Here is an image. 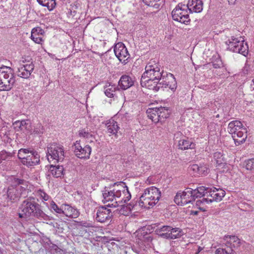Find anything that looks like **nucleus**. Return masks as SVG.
<instances>
[{
	"label": "nucleus",
	"mask_w": 254,
	"mask_h": 254,
	"mask_svg": "<svg viewBox=\"0 0 254 254\" xmlns=\"http://www.w3.org/2000/svg\"><path fill=\"white\" fill-rule=\"evenodd\" d=\"M192 193L194 199L197 197H201L203 196H207V193L209 190V188H206L204 186H200L195 190L191 189Z\"/></svg>",
	"instance_id": "obj_29"
},
{
	"label": "nucleus",
	"mask_w": 254,
	"mask_h": 254,
	"mask_svg": "<svg viewBox=\"0 0 254 254\" xmlns=\"http://www.w3.org/2000/svg\"><path fill=\"white\" fill-rule=\"evenodd\" d=\"M225 195V191L224 190L212 187V188H209L207 198H208L209 202L214 201H220Z\"/></svg>",
	"instance_id": "obj_16"
},
{
	"label": "nucleus",
	"mask_w": 254,
	"mask_h": 254,
	"mask_svg": "<svg viewBox=\"0 0 254 254\" xmlns=\"http://www.w3.org/2000/svg\"><path fill=\"white\" fill-rule=\"evenodd\" d=\"M15 82L13 70L10 67H0V91L10 90Z\"/></svg>",
	"instance_id": "obj_5"
},
{
	"label": "nucleus",
	"mask_w": 254,
	"mask_h": 254,
	"mask_svg": "<svg viewBox=\"0 0 254 254\" xmlns=\"http://www.w3.org/2000/svg\"><path fill=\"white\" fill-rule=\"evenodd\" d=\"M45 34L44 30L40 27H36L31 30V39L36 44L42 45L44 42L43 37Z\"/></svg>",
	"instance_id": "obj_20"
},
{
	"label": "nucleus",
	"mask_w": 254,
	"mask_h": 254,
	"mask_svg": "<svg viewBox=\"0 0 254 254\" xmlns=\"http://www.w3.org/2000/svg\"><path fill=\"white\" fill-rule=\"evenodd\" d=\"M216 125L214 123H210L208 126V127L210 128L211 127H213L215 126Z\"/></svg>",
	"instance_id": "obj_55"
},
{
	"label": "nucleus",
	"mask_w": 254,
	"mask_h": 254,
	"mask_svg": "<svg viewBox=\"0 0 254 254\" xmlns=\"http://www.w3.org/2000/svg\"><path fill=\"white\" fill-rule=\"evenodd\" d=\"M161 88L168 87L172 91H175L177 88V82L174 75L171 73L164 72L159 79Z\"/></svg>",
	"instance_id": "obj_14"
},
{
	"label": "nucleus",
	"mask_w": 254,
	"mask_h": 254,
	"mask_svg": "<svg viewBox=\"0 0 254 254\" xmlns=\"http://www.w3.org/2000/svg\"><path fill=\"white\" fill-rule=\"evenodd\" d=\"M37 1L39 4L47 7L50 11L53 10L56 5V0H37Z\"/></svg>",
	"instance_id": "obj_34"
},
{
	"label": "nucleus",
	"mask_w": 254,
	"mask_h": 254,
	"mask_svg": "<svg viewBox=\"0 0 254 254\" xmlns=\"http://www.w3.org/2000/svg\"><path fill=\"white\" fill-rule=\"evenodd\" d=\"M63 214L72 218H76L79 215V212L76 209L68 204L63 205Z\"/></svg>",
	"instance_id": "obj_26"
},
{
	"label": "nucleus",
	"mask_w": 254,
	"mask_h": 254,
	"mask_svg": "<svg viewBox=\"0 0 254 254\" xmlns=\"http://www.w3.org/2000/svg\"><path fill=\"white\" fill-rule=\"evenodd\" d=\"M90 129L86 127L79 131V135L81 137L89 139L90 141H93L92 139L94 138V137Z\"/></svg>",
	"instance_id": "obj_33"
},
{
	"label": "nucleus",
	"mask_w": 254,
	"mask_h": 254,
	"mask_svg": "<svg viewBox=\"0 0 254 254\" xmlns=\"http://www.w3.org/2000/svg\"><path fill=\"white\" fill-rule=\"evenodd\" d=\"M40 194L44 200L46 201L49 199V196L48 194H47L45 192L41 191Z\"/></svg>",
	"instance_id": "obj_52"
},
{
	"label": "nucleus",
	"mask_w": 254,
	"mask_h": 254,
	"mask_svg": "<svg viewBox=\"0 0 254 254\" xmlns=\"http://www.w3.org/2000/svg\"><path fill=\"white\" fill-rule=\"evenodd\" d=\"M116 88L115 85L107 84L104 86V93L108 97L113 98L115 95Z\"/></svg>",
	"instance_id": "obj_36"
},
{
	"label": "nucleus",
	"mask_w": 254,
	"mask_h": 254,
	"mask_svg": "<svg viewBox=\"0 0 254 254\" xmlns=\"http://www.w3.org/2000/svg\"><path fill=\"white\" fill-rule=\"evenodd\" d=\"M13 183L17 185L8 188L7 192V197L11 201H16L26 191L28 183L23 179L18 178H14Z\"/></svg>",
	"instance_id": "obj_6"
},
{
	"label": "nucleus",
	"mask_w": 254,
	"mask_h": 254,
	"mask_svg": "<svg viewBox=\"0 0 254 254\" xmlns=\"http://www.w3.org/2000/svg\"><path fill=\"white\" fill-rule=\"evenodd\" d=\"M228 130L232 137L236 145L243 143L247 138V129L239 121H233L229 123Z\"/></svg>",
	"instance_id": "obj_4"
},
{
	"label": "nucleus",
	"mask_w": 254,
	"mask_h": 254,
	"mask_svg": "<svg viewBox=\"0 0 254 254\" xmlns=\"http://www.w3.org/2000/svg\"><path fill=\"white\" fill-rule=\"evenodd\" d=\"M80 225L81 226L86 228H89L92 226L91 223L87 222H81Z\"/></svg>",
	"instance_id": "obj_53"
},
{
	"label": "nucleus",
	"mask_w": 254,
	"mask_h": 254,
	"mask_svg": "<svg viewBox=\"0 0 254 254\" xmlns=\"http://www.w3.org/2000/svg\"><path fill=\"white\" fill-rule=\"evenodd\" d=\"M35 150L33 149H30L29 148H21L18 150V158L20 160L21 162L23 164L24 160H26V159L29 158L30 155L32 154Z\"/></svg>",
	"instance_id": "obj_28"
},
{
	"label": "nucleus",
	"mask_w": 254,
	"mask_h": 254,
	"mask_svg": "<svg viewBox=\"0 0 254 254\" xmlns=\"http://www.w3.org/2000/svg\"><path fill=\"white\" fill-rule=\"evenodd\" d=\"M74 152L75 155L81 159H89L91 152V147L89 145H81L79 141L74 144Z\"/></svg>",
	"instance_id": "obj_13"
},
{
	"label": "nucleus",
	"mask_w": 254,
	"mask_h": 254,
	"mask_svg": "<svg viewBox=\"0 0 254 254\" xmlns=\"http://www.w3.org/2000/svg\"><path fill=\"white\" fill-rule=\"evenodd\" d=\"M143 2L150 6H152L156 9H160L165 2V0H142Z\"/></svg>",
	"instance_id": "obj_31"
},
{
	"label": "nucleus",
	"mask_w": 254,
	"mask_h": 254,
	"mask_svg": "<svg viewBox=\"0 0 254 254\" xmlns=\"http://www.w3.org/2000/svg\"><path fill=\"white\" fill-rule=\"evenodd\" d=\"M214 158L215 159L217 164L220 165L223 163L224 157L221 152H215L214 154Z\"/></svg>",
	"instance_id": "obj_44"
},
{
	"label": "nucleus",
	"mask_w": 254,
	"mask_h": 254,
	"mask_svg": "<svg viewBox=\"0 0 254 254\" xmlns=\"http://www.w3.org/2000/svg\"><path fill=\"white\" fill-rule=\"evenodd\" d=\"M208 198H202L201 200H197L196 202V205L198 207V208L204 211V210L201 207V205H203L205 203H208Z\"/></svg>",
	"instance_id": "obj_47"
},
{
	"label": "nucleus",
	"mask_w": 254,
	"mask_h": 254,
	"mask_svg": "<svg viewBox=\"0 0 254 254\" xmlns=\"http://www.w3.org/2000/svg\"><path fill=\"white\" fill-rule=\"evenodd\" d=\"M172 227L169 226H164L160 229V232H162V233L160 234V235L168 238V234L169 233V232L171 231Z\"/></svg>",
	"instance_id": "obj_45"
},
{
	"label": "nucleus",
	"mask_w": 254,
	"mask_h": 254,
	"mask_svg": "<svg viewBox=\"0 0 254 254\" xmlns=\"http://www.w3.org/2000/svg\"><path fill=\"white\" fill-rule=\"evenodd\" d=\"M106 131L110 136L115 135L117 136L120 127L117 122L113 119L107 121L106 123Z\"/></svg>",
	"instance_id": "obj_24"
},
{
	"label": "nucleus",
	"mask_w": 254,
	"mask_h": 254,
	"mask_svg": "<svg viewBox=\"0 0 254 254\" xmlns=\"http://www.w3.org/2000/svg\"><path fill=\"white\" fill-rule=\"evenodd\" d=\"M34 68V65L32 63L19 65L17 71V75L23 78H28L31 75Z\"/></svg>",
	"instance_id": "obj_19"
},
{
	"label": "nucleus",
	"mask_w": 254,
	"mask_h": 254,
	"mask_svg": "<svg viewBox=\"0 0 254 254\" xmlns=\"http://www.w3.org/2000/svg\"><path fill=\"white\" fill-rule=\"evenodd\" d=\"M12 157V153L10 152H7L4 150H2L0 152V163H1L2 161L6 160L7 159H10Z\"/></svg>",
	"instance_id": "obj_41"
},
{
	"label": "nucleus",
	"mask_w": 254,
	"mask_h": 254,
	"mask_svg": "<svg viewBox=\"0 0 254 254\" xmlns=\"http://www.w3.org/2000/svg\"><path fill=\"white\" fill-rule=\"evenodd\" d=\"M208 172V169L205 165L199 166V170L197 174L199 175H205Z\"/></svg>",
	"instance_id": "obj_46"
},
{
	"label": "nucleus",
	"mask_w": 254,
	"mask_h": 254,
	"mask_svg": "<svg viewBox=\"0 0 254 254\" xmlns=\"http://www.w3.org/2000/svg\"><path fill=\"white\" fill-rule=\"evenodd\" d=\"M19 216L20 218L35 217L44 220L48 218L33 197H29L22 202L19 207Z\"/></svg>",
	"instance_id": "obj_2"
},
{
	"label": "nucleus",
	"mask_w": 254,
	"mask_h": 254,
	"mask_svg": "<svg viewBox=\"0 0 254 254\" xmlns=\"http://www.w3.org/2000/svg\"><path fill=\"white\" fill-rule=\"evenodd\" d=\"M229 5H235L236 0H227Z\"/></svg>",
	"instance_id": "obj_54"
},
{
	"label": "nucleus",
	"mask_w": 254,
	"mask_h": 254,
	"mask_svg": "<svg viewBox=\"0 0 254 254\" xmlns=\"http://www.w3.org/2000/svg\"><path fill=\"white\" fill-rule=\"evenodd\" d=\"M212 65L215 68H220L222 65V61L219 58H217L215 62L212 63Z\"/></svg>",
	"instance_id": "obj_50"
},
{
	"label": "nucleus",
	"mask_w": 254,
	"mask_h": 254,
	"mask_svg": "<svg viewBox=\"0 0 254 254\" xmlns=\"http://www.w3.org/2000/svg\"><path fill=\"white\" fill-rule=\"evenodd\" d=\"M127 206L129 208H130V211L131 212L133 211L134 212H138L140 210L141 208H143V206H141L139 205V200L138 201L137 200L133 199L129 203L127 204Z\"/></svg>",
	"instance_id": "obj_38"
},
{
	"label": "nucleus",
	"mask_w": 254,
	"mask_h": 254,
	"mask_svg": "<svg viewBox=\"0 0 254 254\" xmlns=\"http://www.w3.org/2000/svg\"><path fill=\"white\" fill-rule=\"evenodd\" d=\"M228 49L230 51L241 54L246 56L248 53V46L244 40H239L238 38L232 36L226 41Z\"/></svg>",
	"instance_id": "obj_7"
},
{
	"label": "nucleus",
	"mask_w": 254,
	"mask_h": 254,
	"mask_svg": "<svg viewBox=\"0 0 254 254\" xmlns=\"http://www.w3.org/2000/svg\"><path fill=\"white\" fill-rule=\"evenodd\" d=\"M40 156L39 153L34 151L29 156V158H27L26 160H24L23 165L26 166L27 167H30L37 165L40 163Z\"/></svg>",
	"instance_id": "obj_23"
},
{
	"label": "nucleus",
	"mask_w": 254,
	"mask_h": 254,
	"mask_svg": "<svg viewBox=\"0 0 254 254\" xmlns=\"http://www.w3.org/2000/svg\"><path fill=\"white\" fill-rule=\"evenodd\" d=\"M112 217L111 211L104 206L98 207L96 210L95 219L98 222L103 223L109 220Z\"/></svg>",
	"instance_id": "obj_18"
},
{
	"label": "nucleus",
	"mask_w": 254,
	"mask_h": 254,
	"mask_svg": "<svg viewBox=\"0 0 254 254\" xmlns=\"http://www.w3.org/2000/svg\"><path fill=\"white\" fill-rule=\"evenodd\" d=\"M114 51L119 60L126 64L129 58V54L125 45L122 42L118 43L114 46Z\"/></svg>",
	"instance_id": "obj_15"
},
{
	"label": "nucleus",
	"mask_w": 254,
	"mask_h": 254,
	"mask_svg": "<svg viewBox=\"0 0 254 254\" xmlns=\"http://www.w3.org/2000/svg\"><path fill=\"white\" fill-rule=\"evenodd\" d=\"M13 125L16 131H24L29 129L30 122L28 120L17 121L14 122Z\"/></svg>",
	"instance_id": "obj_27"
},
{
	"label": "nucleus",
	"mask_w": 254,
	"mask_h": 254,
	"mask_svg": "<svg viewBox=\"0 0 254 254\" xmlns=\"http://www.w3.org/2000/svg\"><path fill=\"white\" fill-rule=\"evenodd\" d=\"M145 69V71L141 77L152 79L159 80L164 73L163 70H160L158 63L154 60H150L146 64Z\"/></svg>",
	"instance_id": "obj_9"
},
{
	"label": "nucleus",
	"mask_w": 254,
	"mask_h": 254,
	"mask_svg": "<svg viewBox=\"0 0 254 254\" xmlns=\"http://www.w3.org/2000/svg\"><path fill=\"white\" fill-rule=\"evenodd\" d=\"M50 208L52 210L54 211L55 212L60 214L63 213V205L61 207H59L56 203L52 201L50 204Z\"/></svg>",
	"instance_id": "obj_40"
},
{
	"label": "nucleus",
	"mask_w": 254,
	"mask_h": 254,
	"mask_svg": "<svg viewBox=\"0 0 254 254\" xmlns=\"http://www.w3.org/2000/svg\"><path fill=\"white\" fill-rule=\"evenodd\" d=\"M64 167L63 166H54L51 165L49 169V171L51 173L52 175L55 178L61 177L63 175Z\"/></svg>",
	"instance_id": "obj_30"
},
{
	"label": "nucleus",
	"mask_w": 254,
	"mask_h": 254,
	"mask_svg": "<svg viewBox=\"0 0 254 254\" xmlns=\"http://www.w3.org/2000/svg\"><path fill=\"white\" fill-rule=\"evenodd\" d=\"M146 114L149 119L152 120L155 123L159 122L158 119V111L157 108H149L146 111Z\"/></svg>",
	"instance_id": "obj_32"
},
{
	"label": "nucleus",
	"mask_w": 254,
	"mask_h": 254,
	"mask_svg": "<svg viewBox=\"0 0 254 254\" xmlns=\"http://www.w3.org/2000/svg\"><path fill=\"white\" fill-rule=\"evenodd\" d=\"M134 84V80L128 75H124L121 76L118 85L123 90H126L131 87Z\"/></svg>",
	"instance_id": "obj_25"
},
{
	"label": "nucleus",
	"mask_w": 254,
	"mask_h": 254,
	"mask_svg": "<svg viewBox=\"0 0 254 254\" xmlns=\"http://www.w3.org/2000/svg\"><path fill=\"white\" fill-rule=\"evenodd\" d=\"M240 243V240L235 236H225L221 241V243L225 245V246L231 247L232 249L238 247Z\"/></svg>",
	"instance_id": "obj_22"
},
{
	"label": "nucleus",
	"mask_w": 254,
	"mask_h": 254,
	"mask_svg": "<svg viewBox=\"0 0 254 254\" xmlns=\"http://www.w3.org/2000/svg\"><path fill=\"white\" fill-rule=\"evenodd\" d=\"M174 20L185 24H188L190 19L185 4L179 3L172 11Z\"/></svg>",
	"instance_id": "obj_8"
},
{
	"label": "nucleus",
	"mask_w": 254,
	"mask_h": 254,
	"mask_svg": "<svg viewBox=\"0 0 254 254\" xmlns=\"http://www.w3.org/2000/svg\"><path fill=\"white\" fill-rule=\"evenodd\" d=\"M146 182L147 183H148V184H150L152 183L151 182V179H150V178H148L147 179V180H146Z\"/></svg>",
	"instance_id": "obj_56"
},
{
	"label": "nucleus",
	"mask_w": 254,
	"mask_h": 254,
	"mask_svg": "<svg viewBox=\"0 0 254 254\" xmlns=\"http://www.w3.org/2000/svg\"><path fill=\"white\" fill-rule=\"evenodd\" d=\"M104 203L110 207H117L123 203H126L131 198V194L127 187L123 182L114 183L106 187L102 193Z\"/></svg>",
	"instance_id": "obj_1"
},
{
	"label": "nucleus",
	"mask_w": 254,
	"mask_h": 254,
	"mask_svg": "<svg viewBox=\"0 0 254 254\" xmlns=\"http://www.w3.org/2000/svg\"><path fill=\"white\" fill-rule=\"evenodd\" d=\"M215 254H235L234 251L232 248L225 246V245L221 244V247L216 249Z\"/></svg>",
	"instance_id": "obj_35"
},
{
	"label": "nucleus",
	"mask_w": 254,
	"mask_h": 254,
	"mask_svg": "<svg viewBox=\"0 0 254 254\" xmlns=\"http://www.w3.org/2000/svg\"><path fill=\"white\" fill-rule=\"evenodd\" d=\"M47 155L49 162H62L64 157V147L61 145L51 144L47 148Z\"/></svg>",
	"instance_id": "obj_10"
},
{
	"label": "nucleus",
	"mask_w": 254,
	"mask_h": 254,
	"mask_svg": "<svg viewBox=\"0 0 254 254\" xmlns=\"http://www.w3.org/2000/svg\"><path fill=\"white\" fill-rule=\"evenodd\" d=\"M174 139L178 141L179 149L185 150L189 149H193L195 147V144L192 141L184 136L181 132H177L174 135Z\"/></svg>",
	"instance_id": "obj_12"
},
{
	"label": "nucleus",
	"mask_w": 254,
	"mask_h": 254,
	"mask_svg": "<svg viewBox=\"0 0 254 254\" xmlns=\"http://www.w3.org/2000/svg\"><path fill=\"white\" fill-rule=\"evenodd\" d=\"M140 84L142 87H145L154 92L159 91L161 88L159 80L152 79L150 78L141 77Z\"/></svg>",
	"instance_id": "obj_17"
},
{
	"label": "nucleus",
	"mask_w": 254,
	"mask_h": 254,
	"mask_svg": "<svg viewBox=\"0 0 254 254\" xmlns=\"http://www.w3.org/2000/svg\"><path fill=\"white\" fill-rule=\"evenodd\" d=\"M192 213H193L194 214L196 215L197 214V211H192Z\"/></svg>",
	"instance_id": "obj_57"
},
{
	"label": "nucleus",
	"mask_w": 254,
	"mask_h": 254,
	"mask_svg": "<svg viewBox=\"0 0 254 254\" xmlns=\"http://www.w3.org/2000/svg\"><path fill=\"white\" fill-rule=\"evenodd\" d=\"M161 191L155 187L146 189L139 198V205L149 209L154 206L159 200Z\"/></svg>",
	"instance_id": "obj_3"
},
{
	"label": "nucleus",
	"mask_w": 254,
	"mask_h": 254,
	"mask_svg": "<svg viewBox=\"0 0 254 254\" xmlns=\"http://www.w3.org/2000/svg\"><path fill=\"white\" fill-rule=\"evenodd\" d=\"M44 131V128L43 126L40 124L38 123L35 126L33 129V132L37 134H40L43 133Z\"/></svg>",
	"instance_id": "obj_43"
},
{
	"label": "nucleus",
	"mask_w": 254,
	"mask_h": 254,
	"mask_svg": "<svg viewBox=\"0 0 254 254\" xmlns=\"http://www.w3.org/2000/svg\"><path fill=\"white\" fill-rule=\"evenodd\" d=\"M190 170L197 174L198 170H199V165L196 164H192L190 167Z\"/></svg>",
	"instance_id": "obj_51"
},
{
	"label": "nucleus",
	"mask_w": 254,
	"mask_h": 254,
	"mask_svg": "<svg viewBox=\"0 0 254 254\" xmlns=\"http://www.w3.org/2000/svg\"><path fill=\"white\" fill-rule=\"evenodd\" d=\"M158 111V119L160 122H164V120L169 116L168 110L165 107L157 108Z\"/></svg>",
	"instance_id": "obj_37"
},
{
	"label": "nucleus",
	"mask_w": 254,
	"mask_h": 254,
	"mask_svg": "<svg viewBox=\"0 0 254 254\" xmlns=\"http://www.w3.org/2000/svg\"><path fill=\"white\" fill-rule=\"evenodd\" d=\"M30 63H32V59L28 57L23 56L21 59L19 60V64H30Z\"/></svg>",
	"instance_id": "obj_48"
},
{
	"label": "nucleus",
	"mask_w": 254,
	"mask_h": 254,
	"mask_svg": "<svg viewBox=\"0 0 254 254\" xmlns=\"http://www.w3.org/2000/svg\"><path fill=\"white\" fill-rule=\"evenodd\" d=\"M203 5L202 0H189L186 6L190 12L199 13L203 9Z\"/></svg>",
	"instance_id": "obj_21"
},
{
	"label": "nucleus",
	"mask_w": 254,
	"mask_h": 254,
	"mask_svg": "<svg viewBox=\"0 0 254 254\" xmlns=\"http://www.w3.org/2000/svg\"><path fill=\"white\" fill-rule=\"evenodd\" d=\"M168 238L175 239L181 236V230L178 228H172L171 231L168 234Z\"/></svg>",
	"instance_id": "obj_39"
},
{
	"label": "nucleus",
	"mask_w": 254,
	"mask_h": 254,
	"mask_svg": "<svg viewBox=\"0 0 254 254\" xmlns=\"http://www.w3.org/2000/svg\"><path fill=\"white\" fill-rule=\"evenodd\" d=\"M130 208H128L127 205H121V207L119 209V213L124 216H128L131 214Z\"/></svg>",
	"instance_id": "obj_42"
},
{
	"label": "nucleus",
	"mask_w": 254,
	"mask_h": 254,
	"mask_svg": "<svg viewBox=\"0 0 254 254\" xmlns=\"http://www.w3.org/2000/svg\"><path fill=\"white\" fill-rule=\"evenodd\" d=\"M195 200L191 189H187L185 191L178 192L174 198V201L178 205L183 206Z\"/></svg>",
	"instance_id": "obj_11"
},
{
	"label": "nucleus",
	"mask_w": 254,
	"mask_h": 254,
	"mask_svg": "<svg viewBox=\"0 0 254 254\" xmlns=\"http://www.w3.org/2000/svg\"><path fill=\"white\" fill-rule=\"evenodd\" d=\"M246 168L248 170L254 169V159H249L246 162Z\"/></svg>",
	"instance_id": "obj_49"
}]
</instances>
